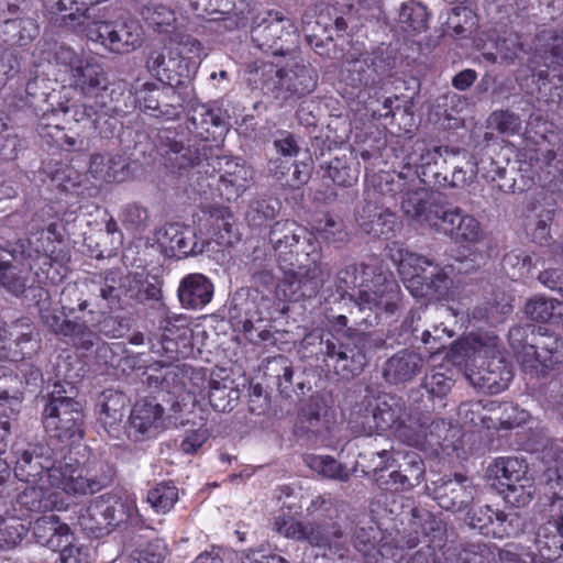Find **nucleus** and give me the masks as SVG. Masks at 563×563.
I'll use <instances>...</instances> for the list:
<instances>
[{"instance_id": "1", "label": "nucleus", "mask_w": 563, "mask_h": 563, "mask_svg": "<svg viewBox=\"0 0 563 563\" xmlns=\"http://www.w3.org/2000/svg\"><path fill=\"white\" fill-rule=\"evenodd\" d=\"M336 290L344 297L350 289L358 287L352 295L355 308L363 312H395L400 300L397 282L380 267L369 264H354L341 269L335 278Z\"/></svg>"}, {"instance_id": "2", "label": "nucleus", "mask_w": 563, "mask_h": 563, "mask_svg": "<svg viewBox=\"0 0 563 563\" xmlns=\"http://www.w3.org/2000/svg\"><path fill=\"white\" fill-rule=\"evenodd\" d=\"M542 459L550 465L541 476V483L549 497V518L541 525L534 538V545L541 553L563 555V440H547Z\"/></svg>"}, {"instance_id": "3", "label": "nucleus", "mask_w": 563, "mask_h": 563, "mask_svg": "<svg viewBox=\"0 0 563 563\" xmlns=\"http://www.w3.org/2000/svg\"><path fill=\"white\" fill-rule=\"evenodd\" d=\"M250 80L261 85L265 95L285 102L311 93L318 84L317 71L307 64L295 63L277 68L273 63L255 62L249 67Z\"/></svg>"}, {"instance_id": "4", "label": "nucleus", "mask_w": 563, "mask_h": 563, "mask_svg": "<svg viewBox=\"0 0 563 563\" xmlns=\"http://www.w3.org/2000/svg\"><path fill=\"white\" fill-rule=\"evenodd\" d=\"M481 361L466 373L468 382L478 390L486 394H499L505 390L514 377L512 368L508 365L499 351V340L489 333L472 335L465 343ZM464 347V343L455 344V349Z\"/></svg>"}, {"instance_id": "5", "label": "nucleus", "mask_w": 563, "mask_h": 563, "mask_svg": "<svg viewBox=\"0 0 563 563\" xmlns=\"http://www.w3.org/2000/svg\"><path fill=\"white\" fill-rule=\"evenodd\" d=\"M389 256L413 297L440 300L446 296L451 279L438 264L399 245L390 247Z\"/></svg>"}, {"instance_id": "6", "label": "nucleus", "mask_w": 563, "mask_h": 563, "mask_svg": "<svg viewBox=\"0 0 563 563\" xmlns=\"http://www.w3.org/2000/svg\"><path fill=\"white\" fill-rule=\"evenodd\" d=\"M63 22L74 31L86 32L87 37L100 43L106 49L115 54H129L142 45L143 30L136 21L122 23L98 21L89 10L63 16Z\"/></svg>"}, {"instance_id": "7", "label": "nucleus", "mask_w": 563, "mask_h": 563, "mask_svg": "<svg viewBox=\"0 0 563 563\" xmlns=\"http://www.w3.org/2000/svg\"><path fill=\"white\" fill-rule=\"evenodd\" d=\"M70 383H55L43 410L45 430L62 442H76L84 435L82 405Z\"/></svg>"}, {"instance_id": "8", "label": "nucleus", "mask_w": 563, "mask_h": 563, "mask_svg": "<svg viewBox=\"0 0 563 563\" xmlns=\"http://www.w3.org/2000/svg\"><path fill=\"white\" fill-rule=\"evenodd\" d=\"M135 511L132 499L102 495L80 509L78 525L87 533L99 538L109 534L114 527L126 522Z\"/></svg>"}, {"instance_id": "9", "label": "nucleus", "mask_w": 563, "mask_h": 563, "mask_svg": "<svg viewBox=\"0 0 563 563\" xmlns=\"http://www.w3.org/2000/svg\"><path fill=\"white\" fill-rule=\"evenodd\" d=\"M275 530L287 539L295 541L308 542L312 547L322 549H334V551L343 558L347 548L340 540L344 532L341 526L333 521L329 522L319 519L314 522L303 523L285 514L275 517Z\"/></svg>"}, {"instance_id": "10", "label": "nucleus", "mask_w": 563, "mask_h": 563, "mask_svg": "<svg viewBox=\"0 0 563 563\" xmlns=\"http://www.w3.org/2000/svg\"><path fill=\"white\" fill-rule=\"evenodd\" d=\"M354 548L364 556L366 563H440L435 550L426 545L409 554L402 547L383 542L375 548L371 530L356 528L353 534Z\"/></svg>"}, {"instance_id": "11", "label": "nucleus", "mask_w": 563, "mask_h": 563, "mask_svg": "<svg viewBox=\"0 0 563 563\" xmlns=\"http://www.w3.org/2000/svg\"><path fill=\"white\" fill-rule=\"evenodd\" d=\"M257 20L251 27V38L260 49L275 56H284L294 49L297 34L290 19L279 12H268Z\"/></svg>"}, {"instance_id": "12", "label": "nucleus", "mask_w": 563, "mask_h": 563, "mask_svg": "<svg viewBox=\"0 0 563 563\" xmlns=\"http://www.w3.org/2000/svg\"><path fill=\"white\" fill-rule=\"evenodd\" d=\"M269 243L284 268L291 271L298 256L317 244L305 228L291 220L276 221L269 231Z\"/></svg>"}, {"instance_id": "13", "label": "nucleus", "mask_w": 563, "mask_h": 563, "mask_svg": "<svg viewBox=\"0 0 563 563\" xmlns=\"http://www.w3.org/2000/svg\"><path fill=\"white\" fill-rule=\"evenodd\" d=\"M321 353L325 365L343 379L360 375L367 363L363 347L352 339L344 342L334 336L321 340Z\"/></svg>"}, {"instance_id": "14", "label": "nucleus", "mask_w": 563, "mask_h": 563, "mask_svg": "<svg viewBox=\"0 0 563 563\" xmlns=\"http://www.w3.org/2000/svg\"><path fill=\"white\" fill-rule=\"evenodd\" d=\"M14 475L25 483L44 482L45 475L54 466L57 452L47 443H27L14 451Z\"/></svg>"}, {"instance_id": "15", "label": "nucleus", "mask_w": 563, "mask_h": 563, "mask_svg": "<svg viewBox=\"0 0 563 563\" xmlns=\"http://www.w3.org/2000/svg\"><path fill=\"white\" fill-rule=\"evenodd\" d=\"M430 489L438 505L452 512L468 510L476 496L473 483L460 474L454 478H440L433 482Z\"/></svg>"}, {"instance_id": "16", "label": "nucleus", "mask_w": 563, "mask_h": 563, "mask_svg": "<svg viewBox=\"0 0 563 563\" xmlns=\"http://www.w3.org/2000/svg\"><path fill=\"white\" fill-rule=\"evenodd\" d=\"M164 427V408L153 397L140 399L133 406L128 424L129 438L141 441L155 437Z\"/></svg>"}, {"instance_id": "17", "label": "nucleus", "mask_w": 563, "mask_h": 563, "mask_svg": "<svg viewBox=\"0 0 563 563\" xmlns=\"http://www.w3.org/2000/svg\"><path fill=\"white\" fill-rule=\"evenodd\" d=\"M156 241L169 257L183 258L205 251V241H197L195 230L179 223H169L159 228L156 232Z\"/></svg>"}, {"instance_id": "18", "label": "nucleus", "mask_w": 563, "mask_h": 563, "mask_svg": "<svg viewBox=\"0 0 563 563\" xmlns=\"http://www.w3.org/2000/svg\"><path fill=\"white\" fill-rule=\"evenodd\" d=\"M433 230L450 236L456 243L478 241L481 228L478 221L462 209L444 206Z\"/></svg>"}, {"instance_id": "19", "label": "nucleus", "mask_w": 563, "mask_h": 563, "mask_svg": "<svg viewBox=\"0 0 563 563\" xmlns=\"http://www.w3.org/2000/svg\"><path fill=\"white\" fill-rule=\"evenodd\" d=\"M563 341L552 334L541 335L532 344L522 346V365L526 369L545 373L563 356Z\"/></svg>"}, {"instance_id": "20", "label": "nucleus", "mask_w": 563, "mask_h": 563, "mask_svg": "<svg viewBox=\"0 0 563 563\" xmlns=\"http://www.w3.org/2000/svg\"><path fill=\"white\" fill-rule=\"evenodd\" d=\"M136 101L142 111L154 118L170 120L179 115V97L172 86L161 89L154 84H145L136 92Z\"/></svg>"}, {"instance_id": "21", "label": "nucleus", "mask_w": 563, "mask_h": 563, "mask_svg": "<svg viewBox=\"0 0 563 563\" xmlns=\"http://www.w3.org/2000/svg\"><path fill=\"white\" fill-rule=\"evenodd\" d=\"M443 205L435 202L426 187L409 188L402 197L401 210L405 216L430 229L437 223Z\"/></svg>"}, {"instance_id": "22", "label": "nucleus", "mask_w": 563, "mask_h": 563, "mask_svg": "<svg viewBox=\"0 0 563 563\" xmlns=\"http://www.w3.org/2000/svg\"><path fill=\"white\" fill-rule=\"evenodd\" d=\"M384 70V59L368 53L360 54L358 57L350 55L343 63L345 80L354 87L377 85L383 79Z\"/></svg>"}, {"instance_id": "23", "label": "nucleus", "mask_w": 563, "mask_h": 563, "mask_svg": "<svg viewBox=\"0 0 563 563\" xmlns=\"http://www.w3.org/2000/svg\"><path fill=\"white\" fill-rule=\"evenodd\" d=\"M146 69L162 82L173 86L178 84L186 66L183 65L180 53L167 46L151 47L145 57Z\"/></svg>"}, {"instance_id": "24", "label": "nucleus", "mask_w": 563, "mask_h": 563, "mask_svg": "<svg viewBox=\"0 0 563 563\" xmlns=\"http://www.w3.org/2000/svg\"><path fill=\"white\" fill-rule=\"evenodd\" d=\"M426 362V357L420 352L404 349L385 362L383 376L390 384H405L422 373Z\"/></svg>"}, {"instance_id": "25", "label": "nucleus", "mask_w": 563, "mask_h": 563, "mask_svg": "<svg viewBox=\"0 0 563 563\" xmlns=\"http://www.w3.org/2000/svg\"><path fill=\"white\" fill-rule=\"evenodd\" d=\"M415 412L407 413L405 401L397 396H388L378 401L371 410V417L376 430L386 431L396 427L399 435L406 440L409 434L408 417Z\"/></svg>"}, {"instance_id": "26", "label": "nucleus", "mask_w": 563, "mask_h": 563, "mask_svg": "<svg viewBox=\"0 0 563 563\" xmlns=\"http://www.w3.org/2000/svg\"><path fill=\"white\" fill-rule=\"evenodd\" d=\"M217 161L220 172L218 190L225 200H235L249 188L253 172L244 164L228 157H217Z\"/></svg>"}, {"instance_id": "27", "label": "nucleus", "mask_w": 563, "mask_h": 563, "mask_svg": "<svg viewBox=\"0 0 563 563\" xmlns=\"http://www.w3.org/2000/svg\"><path fill=\"white\" fill-rule=\"evenodd\" d=\"M82 473L77 459L65 455L63 460L55 459L54 466L45 475L44 482L49 488H57L69 495L82 496V485L80 484Z\"/></svg>"}, {"instance_id": "28", "label": "nucleus", "mask_w": 563, "mask_h": 563, "mask_svg": "<svg viewBox=\"0 0 563 563\" xmlns=\"http://www.w3.org/2000/svg\"><path fill=\"white\" fill-rule=\"evenodd\" d=\"M408 443L418 444L426 440L431 445H440L446 440L451 424L442 418H433L431 413L415 412L408 417Z\"/></svg>"}, {"instance_id": "29", "label": "nucleus", "mask_w": 563, "mask_h": 563, "mask_svg": "<svg viewBox=\"0 0 563 563\" xmlns=\"http://www.w3.org/2000/svg\"><path fill=\"white\" fill-rule=\"evenodd\" d=\"M35 541L53 551L74 541V534L66 523L54 514L38 517L32 525Z\"/></svg>"}, {"instance_id": "30", "label": "nucleus", "mask_w": 563, "mask_h": 563, "mask_svg": "<svg viewBox=\"0 0 563 563\" xmlns=\"http://www.w3.org/2000/svg\"><path fill=\"white\" fill-rule=\"evenodd\" d=\"M303 255L309 263L303 264L301 261H297L300 265L292 274L295 279L292 284L297 283L298 287H306L310 296L311 294H316L329 279L330 268L327 264L320 262L318 244L312 245Z\"/></svg>"}, {"instance_id": "31", "label": "nucleus", "mask_w": 563, "mask_h": 563, "mask_svg": "<svg viewBox=\"0 0 563 563\" xmlns=\"http://www.w3.org/2000/svg\"><path fill=\"white\" fill-rule=\"evenodd\" d=\"M71 85L88 97H96L108 88V76L93 59H82L70 74Z\"/></svg>"}, {"instance_id": "32", "label": "nucleus", "mask_w": 563, "mask_h": 563, "mask_svg": "<svg viewBox=\"0 0 563 563\" xmlns=\"http://www.w3.org/2000/svg\"><path fill=\"white\" fill-rule=\"evenodd\" d=\"M212 296V283L199 273L185 276L178 287V298L186 308H202L210 302Z\"/></svg>"}, {"instance_id": "33", "label": "nucleus", "mask_w": 563, "mask_h": 563, "mask_svg": "<svg viewBox=\"0 0 563 563\" xmlns=\"http://www.w3.org/2000/svg\"><path fill=\"white\" fill-rule=\"evenodd\" d=\"M268 170L283 186L299 188L310 179L312 165L307 162L295 163L290 158H273L268 163Z\"/></svg>"}, {"instance_id": "34", "label": "nucleus", "mask_w": 563, "mask_h": 563, "mask_svg": "<svg viewBox=\"0 0 563 563\" xmlns=\"http://www.w3.org/2000/svg\"><path fill=\"white\" fill-rule=\"evenodd\" d=\"M357 223L366 234L376 238L387 236L393 231L395 214L388 209L368 202L358 212Z\"/></svg>"}, {"instance_id": "35", "label": "nucleus", "mask_w": 563, "mask_h": 563, "mask_svg": "<svg viewBox=\"0 0 563 563\" xmlns=\"http://www.w3.org/2000/svg\"><path fill=\"white\" fill-rule=\"evenodd\" d=\"M373 457L379 459L378 463L373 464V471L375 482L380 489L391 492H405L413 488L415 475L407 476L401 470L394 471L385 476L380 472L387 466V462L390 459V452L388 449H382L376 452H372Z\"/></svg>"}, {"instance_id": "36", "label": "nucleus", "mask_w": 563, "mask_h": 563, "mask_svg": "<svg viewBox=\"0 0 563 563\" xmlns=\"http://www.w3.org/2000/svg\"><path fill=\"white\" fill-rule=\"evenodd\" d=\"M421 321L420 314H411L410 319L405 322L411 330L415 340H420L423 344L428 345L429 353L434 355L441 353L448 345L453 332L445 327L433 325L432 330L422 329L419 325Z\"/></svg>"}, {"instance_id": "37", "label": "nucleus", "mask_w": 563, "mask_h": 563, "mask_svg": "<svg viewBox=\"0 0 563 563\" xmlns=\"http://www.w3.org/2000/svg\"><path fill=\"white\" fill-rule=\"evenodd\" d=\"M129 402L128 397L118 390L107 389L100 395L99 420L106 429H112L122 422Z\"/></svg>"}, {"instance_id": "38", "label": "nucleus", "mask_w": 563, "mask_h": 563, "mask_svg": "<svg viewBox=\"0 0 563 563\" xmlns=\"http://www.w3.org/2000/svg\"><path fill=\"white\" fill-rule=\"evenodd\" d=\"M448 159L442 155L441 148L426 150L421 153L416 165V174L424 185L435 186L445 180Z\"/></svg>"}, {"instance_id": "39", "label": "nucleus", "mask_w": 563, "mask_h": 563, "mask_svg": "<svg viewBox=\"0 0 563 563\" xmlns=\"http://www.w3.org/2000/svg\"><path fill=\"white\" fill-rule=\"evenodd\" d=\"M82 495L95 494L109 486L115 475L113 465L101 459L90 460L87 465L81 466Z\"/></svg>"}, {"instance_id": "40", "label": "nucleus", "mask_w": 563, "mask_h": 563, "mask_svg": "<svg viewBox=\"0 0 563 563\" xmlns=\"http://www.w3.org/2000/svg\"><path fill=\"white\" fill-rule=\"evenodd\" d=\"M537 41V47L543 52L547 66L558 71V77L563 80V31H543Z\"/></svg>"}, {"instance_id": "41", "label": "nucleus", "mask_w": 563, "mask_h": 563, "mask_svg": "<svg viewBox=\"0 0 563 563\" xmlns=\"http://www.w3.org/2000/svg\"><path fill=\"white\" fill-rule=\"evenodd\" d=\"M429 12L421 2L410 0L400 7L397 23L408 35L416 36L428 30Z\"/></svg>"}, {"instance_id": "42", "label": "nucleus", "mask_w": 563, "mask_h": 563, "mask_svg": "<svg viewBox=\"0 0 563 563\" xmlns=\"http://www.w3.org/2000/svg\"><path fill=\"white\" fill-rule=\"evenodd\" d=\"M269 384L274 385L278 391L288 397L292 388V365L284 355H277L267 361L264 369Z\"/></svg>"}, {"instance_id": "43", "label": "nucleus", "mask_w": 563, "mask_h": 563, "mask_svg": "<svg viewBox=\"0 0 563 563\" xmlns=\"http://www.w3.org/2000/svg\"><path fill=\"white\" fill-rule=\"evenodd\" d=\"M510 299L501 291L494 294V298L475 307L472 311L474 319L483 320L492 325L501 323L511 313Z\"/></svg>"}, {"instance_id": "44", "label": "nucleus", "mask_w": 563, "mask_h": 563, "mask_svg": "<svg viewBox=\"0 0 563 563\" xmlns=\"http://www.w3.org/2000/svg\"><path fill=\"white\" fill-rule=\"evenodd\" d=\"M527 465L517 457H501L488 467L487 473L507 488L508 484H517L522 481L527 475Z\"/></svg>"}, {"instance_id": "45", "label": "nucleus", "mask_w": 563, "mask_h": 563, "mask_svg": "<svg viewBox=\"0 0 563 563\" xmlns=\"http://www.w3.org/2000/svg\"><path fill=\"white\" fill-rule=\"evenodd\" d=\"M240 398V390L232 380H211L209 384V401L220 412L231 411Z\"/></svg>"}, {"instance_id": "46", "label": "nucleus", "mask_w": 563, "mask_h": 563, "mask_svg": "<svg viewBox=\"0 0 563 563\" xmlns=\"http://www.w3.org/2000/svg\"><path fill=\"white\" fill-rule=\"evenodd\" d=\"M18 497V503L25 509L34 512H42L52 509L55 500L48 493V485L45 482L30 483Z\"/></svg>"}, {"instance_id": "47", "label": "nucleus", "mask_w": 563, "mask_h": 563, "mask_svg": "<svg viewBox=\"0 0 563 563\" xmlns=\"http://www.w3.org/2000/svg\"><path fill=\"white\" fill-rule=\"evenodd\" d=\"M167 146V162L170 167L179 170L200 165L205 156L197 147L185 146L176 141H172Z\"/></svg>"}, {"instance_id": "48", "label": "nucleus", "mask_w": 563, "mask_h": 563, "mask_svg": "<svg viewBox=\"0 0 563 563\" xmlns=\"http://www.w3.org/2000/svg\"><path fill=\"white\" fill-rule=\"evenodd\" d=\"M306 463L310 470L324 477L342 482L350 478L347 468L329 455H308Z\"/></svg>"}, {"instance_id": "49", "label": "nucleus", "mask_w": 563, "mask_h": 563, "mask_svg": "<svg viewBox=\"0 0 563 563\" xmlns=\"http://www.w3.org/2000/svg\"><path fill=\"white\" fill-rule=\"evenodd\" d=\"M279 209L280 203L277 199H258L251 203L246 212V220L252 227L260 228L273 220Z\"/></svg>"}, {"instance_id": "50", "label": "nucleus", "mask_w": 563, "mask_h": 563, "mask_svg": "<svg viewBox=\"0 0 563 563\" xmlns=\"http://www.w3.org/2000/svg\"><path fill=\"white\" fill-rule=\"evenodd\" d=\"M178 499V490L167 483L157 484L147 493V501L157 512L166 514Z\"/></svg>"}, {"instance_id": "51", "label": "nucleus", "mask_w": 563, "mask_h": 563, "mask_svg": "<svg viewBox=\"0 0 563 563\" xmlns=\"http://www.w3.org/2000/svg\"><path fill=\"white\" fill-rule=\"evenodd\" d=\"M319 238L329 244H342L347 241V232L341 220H335L331 216H324L319 219L314 225Z\"/></svg>"}, {"instance_id": "52", "label": "nucleus", "mask_w": 563, "mask_h": 563, "mask_svg": "<svg viewBox=\"0 0 563 563\" xmlns=\"http://www.w3.org/2000/svg\"><path fill=\"white\" fill-rule=\"evenodd\" d=\"M27 269H18L15 266L4 264L0 266V285L15 296L24 292L27 284Z\"/></svg>"}, {"instance_id": "53", "label": "nucleus", "mask_w": 563, "mask_h": 563, "mask_svg": "<svg viewBox=\"0 0 563 563\" xmlns=\"http://www.w3.org/2000/svg\"><path fill=\"white\" fill-rule=\"evenodd\" d=\"M556 305H560L556 299L536 296L527 301L525 313L532 321L547 322L552 318Z\"/></svg>"}, {"instance_id": "54", "label": "nucleus", "mask_w": 563, "mask_h": 563, "mask_svg": "<svg viewBox=\"0 0 563 563\" xmlns=\"http://www.w3.org/2000/svg\"><path fill=\"white\" fill-rule=\"evenodd\" d=\"M493 552L485 543L461 544L456 552V563H492Z\"/></svg>"}, {"instance_id": "55", "label": "nucleus", "mask_w": 563, "mask_h": 563, "mask_svg": "<svg viewBox=\"0 0 563 563\" xmlns=\"http://www.w3.org/2000/svg\"><path fill=\"white\" fill-rule=\"evenodd\" d=\"M521 48L522 45L517 36L510 35L509 37L497 38L495 42L496 52L484 51L483 56L490 63H496L498 55L505 62H512Z\"/></svg>"}, {"instance_id": "56", "label": "nucleus", "mask_w": 563, "mask_h": 563, "mask_svg": "<svg viewBox=\"0 0 563 563\" xmlns=\"http://www.w3.org/2000/svg\"><path fill=\"white\" fill-rule=\"evenodd\" d=\"M488 125L501 134L512 135L520 131L521 119L514 112L499 110L489 115Z\"/></svg>"}, {"instance_id": "57", "label": "nucleus", "mask_w": 563, "mask_h": 563, "mask_svg": "<svg viewBox=\"0 0 563 563\" xmlns=\"http://www.w3.org/2000/svg\"><path fill=\"white\" fill-rule=\"evenodd\" d=\"M324 177L339 186L349 187L357 180V173L340 158H334L327 166Z\"/></svg>"}, {"instance_id": "58", "label": "nucleus", "mask_w": 563, "mask_h": 563, "mask_svg": "<svg viewBox=\"0 0 563 563\" xmlns=\"http://www.w3.org/2000/svg\"><path fill=\"white\" fill-rule=\"evenodd\" d=\"M505 494V499L517 507L527 505L533 494V486L531 479L526 475L522 481L517 484H508V487L501 490Z\"/></svg>"}, {"instance_id": "59", "label": "nucleus", "mask_w": 563, "mask_h": 563, "mask_svg": "<svg viewBox=\"0 0 563 563\" xmlns=\"http://www.w3.org/2000/svg\"><path fill=\"white\" fill-rule=\"evenodd\" d=\"M531 257L525 253H508L503 260V267L511 278L527 277L531 272Z\"/></svg>"}, {"instance_id": "60", "label": "nucleus", "mask_w": 563, "mask_h": 563, "mask_svg": "<svg viewBox=\"0 0 563 563\" xmlns=\"http://www.w3.org/2000/svg\"><path fill=\"white\" fill-rule=\"evenodd\" d=\"M320 426V405L317 400L310 399L298 416V429L305 432L317 434Z\"/></svg>"}, {"instance_id": "61", "label": "nucleus", "mask_w": 563, "mask_h": 563, "mask_svg": "<svg viewBox=\"0 0 563 563\" xmlns=\"http://www.w3.org/2000/svg\"><path fill=\"white\" fill-rule=\"evenodd\" d=\"M467 511V519L468 523L473 528L483 529L488 523H494V520L501 526L505 521H507L508 516L498 510H493L489 506H485L483 508H479L478 511L471 512V509L468 508Z\"/></svg>"}, {"instance_id": "62", "label": "nucleus", "mask_w": 563, "mask_h": 563, "mask_svg": "<svg viewBox=\"0 0 563 563\" xmlns=\"http://www.w3.org/2000/svg\"><path fill=\"white\" fill-rule=\"evenodd\" d=\"M44 324L55 334L65 336L80 334L85 328L80 322L63 319L57 312L49 318L46 317V322Z\"/></svg>"}, {"instance_id": "63", "label": "nucleus", "mask_w": 563, "mask_h": 563, "mask_svg": "<svg viewBox=\"0 0 563 563\" xmlns=\"http://www.w3.org/2000/svg\"><path fill=\"white\" fill-rule=\"evenodd\" d=\"M453 382L443 373L427 375L423 380V388L432 397H444L451 389Z\"/></svg>"}, {"instance_id": "64", "label": "nucleus", "mask_w": 563, "mask_h": 563, "mask_svg": "<svg viewBox=\"0 0 563 563\" xmlns=\"http://www.w3.org/2000/svg\"><path fill=\"white\" fill-rule=\"evenodd\" d=\"M165 547L161 541H154L136 551L135 563H163Z\"/></svg>"}]
</instances>
